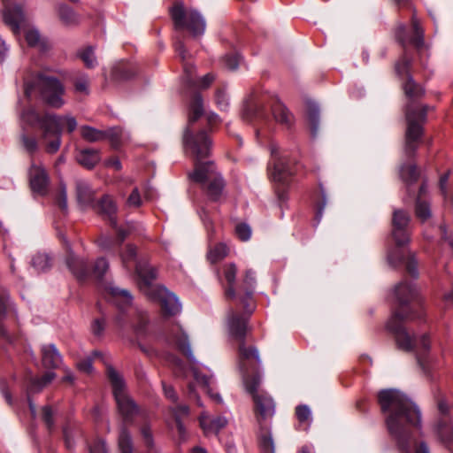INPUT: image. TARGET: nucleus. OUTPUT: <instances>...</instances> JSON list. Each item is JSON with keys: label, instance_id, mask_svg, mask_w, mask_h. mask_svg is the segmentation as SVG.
<instances>
[{"label": "nucleus", "instance_id": "5fc2aeb1", "mask_svg": "<svg viewBox=\"0 0 453 453\" xmlns=\"http://www.w3.org/2000/svg\"><path fill=\"white\" fill-rule=\"evenodd\" d=\"M224 65L229 70H235L237 69L239 63H240V58L238 55H226L224 59Z\"/></svg>", "mask_w": 453, "mask_h": 453}, {"label": "nucleus", "instance_id": "6e6552de", "mask_svg": "<svg viewBox=\"0 0 453 453\" xmlns=\"http://www.w3.org/2000/svg\"><path fill=\"white\" fill-rule=\"evenodd\" d=\"M22 122L29 127H38L42 131V138L45 141L46 151L56 153L61 145L62 126L65 122L67 131L73 132L77 127V121L73 116H60L46 112L39 114L33 107H28L21 112Z\"/></svg>", "mask_w": 453, "mask_h": 453}, {"label": "nucleus", "instance_id": "bb28decb", "mask_svg": "<svg viewBox=\"0 0 453 453\" xmlns=\"http://www.w3.org/2000/svg\"><path fill=\"white\" fill-rule=\"evenodd\" d=\"M192 373L196 382L201 387V388L210 395L211 398L218 403L222 401L221 396L219 393L212 392V377L205 374H202L197 368L192 367Z\"/></svg>", "mask_w": 453, "mask_h": 453}, {"label": "nucleus", "instance_id": "b1692460", "mask_svg": "<svg viewBox=\"0 0 453 453\" xmlns=\"http://www.w3.org/2000/svg\"><path fill=\"white\" fill-rule=\"evenodd\" d=\"M42 361L46 368H58L62 357L54 344L43 345L42 347Z\"/></svg>", "mask_w": 453, "mask_h": 453}, {"label": "nucleus", "instance_id": "e433bc0d", "mask_svg": "<svg viewBox=\"0 0 453 453\" xmlns=\"http://www.w3.org/2000/svg\"><path fill=\"white\" fill-rule=\"evenodd\" d=\"M106 134V138L111 142L114 149H119L120 145L128 139L127 134L121 127H112Z\"/></svg>", "mask_w": 453, "mask_h": 453}, {"label": "nucleus", "instance_id": "4468645a", "mask_svg": "<svg viewBox=\"0 0 453 453\" xmlns=\"http://www.w3.org/2000/svg\"><path fill=\"white\" fill-rule=\"evenodd\" d=\"M438 417L434 425V431L438 440L449 449L453 444V425L451 406L444 398L437 399Z\"/></svg>", "mask_w": 453, "mask_h": 453}, {"label": "nucleus", "instance_id": "a878e982", "mask_svg": "<svg viewBox=\"0 0 453 453\" xmlns=\"http://www.w3.org/2000/svg\"><path fill=\"white\" fill-rule=\"evenodd\" d=\"M170 341L188 357L191 365L196 364V359L191 350L188 337L184 332L179 330L175 334L172 336Z\"/></svg>", "mask_w": 453, "mask_h": 453}, {"label": "nucleus", "instance_id": "aec40b11", "mask_svg": "<svg viewBox=\"0 0 453 453\" xmlns=\"http://www.w3.org/2000/svg\"><path fill=\"white\" fill-rule=\"evenodd\" d=\"M3 4L4 22L10 26L12 31L16 34L19 29V24L24 20L23 11L19 5H10L5 2V0H3Z\"/></svg>", "mask_w": 453, "mask_h": 453}, {"label": "nucleus", "instance_id": "603ef678", "mask_svg": "<svg viewBox=\"0 0 453 453\" xmlns=\"http://www.w3.org/2000/svg\"><path fill=\"white\" fill-rule=\"evenodd\" d=\"M215 101L218 107L225 111L228 106V99L224 90L218 89L215 94Z\"/></svg>", "mask_w": 453, "mask_h": 453}, {"label": "nucleus", "instance_id": "79ce46f5", "mask_svg": "<svg viewBox=\"0 0 453 453\" xmlns=\"http://www.w3.org/2000/svg\"><path fill=\"white\" fill-rule=\"evenodd\" d=\"M416 216L421 221H425L431 216L430 205L426 201H422L419 197H418L416 201V208H415Z\"/></svg>", "mask_w": 453, "mask_h": 453}, {"label": "nucleus", "instance_id": "f3484780", "mask_svg": "<svg viewBox=\"0 0 453 453\" xmlns=\"http://www.w3.org/2000/svg\"><path fill=\"white\" fill-rule=\"evenodd\" d=\"M106 294L109 301L112 302L120 312H124L132 304L133 297L127 289L110 284L106 287Z\"/></svg>", "mask_w": 453, "mask_h": 453}, {"label": "nucleus", "instance_id": "8fccbe9b", "mask_svg": "<svg viewBox=\"0 0 453 453\" xmlns=\"http://www.w3.org/2000/svg\"><path fill=\"white\" fill-rule=\"evenodd\" d=\"M57 203L63 211H67L66 187L64 184H61L59 187V191L57 196Z\"/></svg>", "mask_w": 453, "mask_h": 453}, {"label": "nucleus", "instance_id": "6ab92c4d", "mask_svg": "<svg viewBox=\"0 0 453 453\" xmlns=\"http://www.w3.org/2000/svg\"><path fill=\"white\" fill-rule=\"evenodd\" d=\"M13 309L10 301L9 293L1 288L0 289V337L6 342L12 344L14 342V337L6 330L3 324V319L12 311Z\"/></svg>", "mask_w": 453, "mask_h": 453}, {"label": "nucleus", "instance_id": "c9c22d12", "mask_svg": "<svg viewBox=\"0 0 453 453\" xmlns=\"http://www.w3.org/2000/svg\"><path fill=\"white\" fill-rule=\"evenodd\" d=\"M402 453H430L426 442H395Z\"/></svg>", "mask_w": 453, "mask_h": 453}, {"label": "nucleus", "instance_id": "de8ad7c7", "mask_svg": "<svg viewBox=\"0 0 453 453\" xmlns=\"http://www.w3.org/2000/svg\"><path fill=\"white\" fill-rule=\"evenodd\" d=\"M42 418L43 422L45 423L48 430L51 432L54 428L55 423L53 418V411L52 409L46 405L43 406L42 409Z\"/></svg>", "mask_w": 453, "mask_h": 453}, {"label": "nucleus", "instance_id": "ea45409f", "mask_svg": "<svg viewBox=\"0 0 453 453\" xmlns=\"http://www.w3.org/2000/svg\"><path fill=\"white\" fill-rule=\"evenodd\" d=\"M400 175L404 182L412 184L418 180L419 173L416 165H407L401 167Z\"/></svg>", "mask_w": 453, "mask_h": 453}, {"label": "nucleus", "instance_id": "4c0bfd02", "mask_svg": "<svg viewBox=\"0 0 453 453\" xmlns=\"http://www.w3.org/2000/svg\"><path fill=\"white\" fill-rule=\"evenodd\" d=\"M81 134L84 140L89 142L102 141L106 138L105 132L96 129L89 126H82L81 127Z\"/></svg>", "mask_w": 453, "mask_h": 453}, {"label": "nucleus", "instance_id": "7ed1b4c3", "mask_svg": "<svg viewBox=\"0 0 453 453\" xmlns=\"http://www.w3.org/2000/svg\"><path fill=\"white\" fill-rule=\"evenodd\" d=\"M120 258L127 272H135L141 291L151 301L158 302L165 315L174 316L180 311L181 305L176 296L165 287L152 283L157 277L156 270L145 261L137 260L135 246L127 244L120 253Z\"/></svg>", "mask_w": 453, "mask_h": 453}, {"label": "nucleus", "instance_id": "9d476101", "mask_svg": "<svg viewBox=\"0 0 453 453\" xmlns=\"http://www.w3.org/2000/svg\"><path fill=\"white\" fill-rule=\"evenodd\" d=\"M21 76L27 99L38 90L41 99L49 106L59 109L65 104L63 96L65 90L58 79L41 73H34L29 70L22 72Z\"/></svg>", "mask_w": 453, "mask_h": 453}, {"label": "nucleus", "instance_id": "dca6fc26", "mask_svg": "<svg viewBox=\"0 0 453 453\" xmlns=\"http://www.w3.org/2000/svg\"><path fill=\"white\" fill-rule=\"evenodd\" d=\"M91 208L104 219H107L112 227H116L117 205L112 197L104 195L100 199L95 200Z\"/></svg>", "mask_w": 453, "mask_h": 453}, {"label": "nucleus", "instance_id": "37998d69", "mask_svg": "<svg viewBox=\"0 0 453 453\" xmlns=\"http://www.w3.org/2000/svg\"><path fill=\"white\" fill-rule=\"evenodd\" d=\"M80 58L88 68H94L97 65V61L95 57V50L92 46L83 49L80 52Z\"/></svg>", "mask_w": 453, "mask_h": 453}, {"label": "nucleus", "instance_id": "e2e57ef3", "mask_svg": "<svg viewBox=\"0 0 453 453\" xmlns=\"http://www.w3.org/2000/svg\"><path fill=\"white\" fill-rule=\"evenodd\" d=\"M162 386L165 397L171 400L172 402L176 403L178 400V395L174 388L171 385L166 384L165 382H162Z\"/></svg>", "mask_w": 453, "mask_h": 453}, {"label": "nucleus", "instance_id": "39448f33", "mask_svg": "<svg viewBox=\"0 0 453 453\" xmlns=\"http://www.w3.org/2000/svg\"><path fill=\"white\" fill-rule=\"evenodd\" d=\"M107 376L112 388L118 412L122 418L118 437L119 452L133 453V440L127 425L134 423L135 417L140 412V408L128 394L122 376L113 367H107Z\"/></svg>", "mask_w": 453, "mask_h": 453}, {"label": "nucleus", "instance_id": "cd10ccee", "mask_svg": "<svg viewBox=\"0 0 453 453\" xmlns=\"http://www.w3.org/2000/svg\"><path fill=\"white\" fill-rule=\"evenodd\" d=\"M271 111L276 122L288 128L290 127L293 123V116L280 102L275 101L271 106Z\"/></svg>", "mask_w": 453, "mask_h": 453}, {"label": "nucleus", "instance_id": "423d86ee", "mask_svg": "<svg viewBox=\"0 0 453 453\" xmlns=\"http://www.w3.org/2000/svg\"><path fill=\"white\" fill-rule=\"evenodd\" d=\"M403 88L410 102L406 105L405 117L407 129L405 133V153L408 157L414 156L423 135V125L426 119L428 106L418 105L414 101L424 96V88L418 84L412 76H409L403 83Z\"/></svg>", "mask_w": 453, "mask_h": 453}, {"label": "nucleus", "instance_id": "680f3d73", "mask_svg": "<svg viewBox=\"0 0 453 453\" xmlns=\"http://www.w3.org/2000/svg\"><path fill=\"white\" fill-rule=\"evenodd\" d=\"M90 453H108L106 443L104 440H96L89 448Z\"/></svg>", "mask_w": 453, "mask_h": 453}, {"label": "nucleus", "instance_id": "338daca9", "mask_svg": "<svg viewBox=\"0 0 453 453\" xmlns=\"http://www.w3.org/2000/svg\"><path fill=\"white\" fill-rule=\"evenodd\" d=\"M175 423L179 433L180 440L184 441L186 436V429L183 423L180 419V416L177 412H175Z\"/></svg>", "mask_w": 453, "mask_h": 453}, {"label": "nucleus", "instance_id": "052dcab7", "mask_svg": "<svg viewBox=\"0 0 453 453\" xmlns=\"http://www.w3.org/2000/svg\"><path fill=\"white\" fill-rule=\"evenodd\" d=\"M173 372L176 376H186V370L183 362L178 357H173Z\"/></svg>", "mask_w": 453, "mask_h": 453}, {"label": "nucleus", "instance_id": "49530a36", "mask_svg": "<svg viewBox=\"0 0 453 453\" xmlns=\"http://www.w3.org/2000/svg\"><path fill=\"white\" fill-rule=\"evenodd\" d=\"M109 269V262L105 257H99L95 262L94 267H93V273L98 277L102 278L104 273Z\"/></svg>", "mask_w": 453, "mask_h": 453}, {"label": "nucleus", "instance_id": "f257e3e1", "mask_svg": "<svg viewBox=\"0 0 453 453\" xmlns=\"http://www.w3.org/2000/svg\"><path fill=\"white\" fill-rule=\"evenodd\" d=\"M395 296L398 303L392 317L387 324L388 329L395 335L398 348L404 351H416L418 365L426 374L432 368V359L429 357L430 337L425 334L419 338L411 335L403 326L405 321L424 320L425 310L423 299L416 287L403 280L395 288Z\"/></svg>", "mask_w": 453, "mask_h": 453}, {"label": "nucleus", "instance_id": "7c9ffc66", "mask_svg": "<svg viewBox=\"0 0 453 453\" xmlns=\"http://www.w3.org/2000/svg\"><path fill=\"white\" fill-rule=\"evenodd\" d=\"M76 159L82 166L92 169L99 161V151L93 149H84L76 155Z\"/></svg>", "mask_w": 453, "mask_h": 453}, {"label": "nucleus", "instance_id": "72a5a7b5", "mask_svg": "<svg viewBox=\"0 0 453 453\" xmlns=\"http://www.w3.org/2000/svg\"><path fill=\"white\" fill-rule=\"evenodd\" d=\"M260 432L258 435L259 448L262 453H275L274 441L271 431L266 426L259 427Z\"/></svg>", "mask_w": 453, "mask_h": 453}, {"label": "nucleus", "instance_id": "69168bd1", "mask_svg": "<svg viewBox=\"0 0 453 453\" xmlns=\"http://www.w3.org/2000/svg\"><path fill=\"white\" fill-rule=\"evenodd\" d=\"M112 228L115 230V232L117 234V237L115 238L116 243L118 246H120L122 244V242L125 241L128 233L124 228L118 226L117 223H116V227H112Z\"/></svg>", "mask_w": 453, "mask_h": 453}, {"label": "nucleus", "instance_id": "0e129e2a", "mask_svg": "<svg viewBox=\"0 0 453 453\" xmlns=\"http://www.w3.org/2000/svg\"><path fill=\"white\" fill-rule=\"evenodd\" d=\"M105 321L104 319H96L92 324V331L95 335H101L104 330Z\"/></svg>", "mask_w": 453, "mask_h": 453}, {"label": "nucleus", "instance_id": "4be33fe9", "mask_svg": "<svg viewBox=\"0 0 453 453\" xmlns=\"http://www.w3.org/2000/svg\"><path fill=\"white\" fill-rule=\"evenodd\" d=\"M66 265L80 280H84L88 275L89 267L88 262L83 258L75 257L73 253L67 256Z\"/></svg>", "mask_w": 453, "mask_h": 453}, {"label": "nucleus", "instance_id": "5701e85b", "mask_svg": "<svg viewBox=\"0 0 453 453\" xmlns=\"http://www.w3.org/2000/svg\"><path fill=\"white\" fill-rule=\"evenodd\" d=\"M192 65L188 64L184 65V73H185V84L189 88H195L199 87L200 88H207L214 81V75L211 73L205 74L199 81H196L195 76L193 75Z\"/></svg>", "mask_w": 453, "mask_h": 453}, {"label": "nucleus", "instance_id": "6e6d98bb", "mask_svg": "<svg viewBox=\"0 0 453 453\" xmlns=\"http://www.w3.org/2000/svg\"><path fill=\"white\" fill-rule=\"evenodd\" d=\"M141 434L147 447L151 448L153 446V436L150 426L148 424H144L141 427Z\"/></svg>", "mask_w": 453, "mask_h": 453}, {"label": "nucleus", "instance_id": "4d7b16f0", "mask_svg": "<svg viewBox=\"0 0 453 453\" xmlns=\"http://www.w3.org/2000/svg\"><path fill=\"white\" fill-rule=\"evenodd\" d=\"M75 90L80 93L88 94V81L87 76H81L74 82Z\"/></svg>", "mask_w": 453, "mask_h": 453}, {"label": "nucleus", "instance_id": "09e8293b", "mask_svg": "<svg viewBox=\"0 0 453 453\" xmlns=\"http://www.w3.org/2000/svg\"><path fill=\"white\" fill-rule=\"evenodd\" d=\"M97 242L98 246L105 251H110L118 246L116 243V240L109 235L101 236L98 239Z\"/></svg>", "mask_w": 453, "mask_h": 453}, {"label": "nucleus", "instance_id": "c85d7f7f", "mask_svg": "<svg viewBox=\"0 0 453 453\" xmlns=\"http://www.w3.org/2000/svg\"><path fill=\"white\" fill-rule=\"evenodd\" d=\"M76 196L79 203L85 207H91L95 202L94 193L88 184L83 180L76 181Z\"/></svg>", "mask_w": 453, "mask_h": 453}, {"label": "nucleus", "instance_id": "a19ab883", "mask_svg": "<svg viewBox=\"0 0 453 453\" xmlns=\"http://www.w3.org/2000/svg\"><path fill=\"white\" fill-rule=\"evenodd\" d=\"M296 416L300 425H304V429H307L311 422V412L309 406L305 404L298 405L296 408Z\"/></svg>", "mask_w": 453, "mask_h": 453}, {"label": "nucleus", "instance_id": "58836bf2", "mask_svg": "<svg viewBox=\"0 0 453 453\" xmlns=\"http://www.w3.org/2000/svg\"><path fill=\"white\" fill-rule=\"evenodd\" d=\"M228 249L226 245L224 243H218L210 249L207 257L211 263L215 264L226 257Z\"/></svg>", "mask_w": 453, "mask_h": 453}, {"label": "nucleus", "instance_id": "f704fd0d", "mask_svg": "<svg viewBox=\"0 0 453 453\" xmlns=\"http://www.w3.org/2000/svg\"><path fill=\"white\" fill-rule=\"evenodd\" d=\"M307 118L311 126V134L315 136L319 127V108L316 103H307Z\"/></svg>", "mask_w": 453, "mask_h": 453}, {"label": "nucleus", "instance_id": "a18cd8bd", "mask_svg": "<svg viewBox=\"0 0 453 453\" xmlns=\"http://www.w3.org/2000/svg\"><path fill=\"white\" fill-rule=\"evenodd\" d=\"M319 189H320V193H321V201H319L317 203L316 213H315V218H314L316 225H319V222L321 221L322 217H323L324 209L326 205V196L325 190L321 185L319 186Z\"/></svg>", "mask_w": 453, "mask_h": 453}, {"label": "nucleus", "instance_id": "ddd939ff", "mask_svg": "<svg viewBox=\"0 0 453 453\" xmlns=\"http://www.w3.org/2000/svg\"><path fill=\"white\" fill-rule=\"evenodd\" d=\"M170 15L176 30H187L193 36L203 35L206 22L198 11L188 9L181 2H178L170 9Z\"/></svg>", "mask_w": 453, "mask_h": 453}, {"label": "nucleus", "instance_id": "c03bdc74", "mask_svg": "<svg viewBox=\"0 0 453 453\" xmlns=\"http://www.w3.org/2000/svg\"><path fill=\"white\" fill-rule=\"evenodd\" d=\"M20 140L22 142V146L24 149L30 154L35 153L38 149V142L35 137H30L26 134V133H22L20 134Z\"/></svg>", "mask_w": 453, "mask_h": 453}, {"label": "nucleus", "instance_id": "774afa93", "mask_svg": "<svg viewBox=\"0 0 453 453\" xmlns=\"http://www.w3.org/2000/svg\"><path fill=\"white\" fill-rule=\"evenodd\" d=\"M188 395L189 399L195 400L199 406L203 405L201 401H200V398H199L198 395L196 392L195 384H193V383H189L188 384Z\"/></svg>", "mask_w": 453, "mask_h": 453}, {"label": "nucleus", "instance_id": "20e7f679", "mask_svg": "<svg viewBox=\"0 0 453 453\" xmlns=\"http://www.w3.org/2000/svg\"><path fill=\"white\" fill-rule=\"evenodd\" d=\"M254 358L257 364L260 363L259 354L257 348L246 347L244 342L239 345V365L243 373V383L245 390L250 394L254 402L255 416L259 427L265 426L264 422L272 418L275 413V403L273 398L264 390L260 389L261 376L258 372L249 373L248 362Z\"/></svg>", "mask_w": 453, "mask_h": 453}, {"label": "nucleus", "instance_id": "393cba45", "mask_svg": "<svg viewBox=\"0 0 453 453\" xmlns=\"http://www.w3.org/2000/svg\"><path fill=\"white\" fill-rule=\"evenodd\" d=\"M199 421L205 434H217L227 424V420L225 417L219 416L215 418H211L209 416L203 414L201 415Z\"/></svg>", "mask_w": 453, "mask_h": 453}, {"label": "nucleus", "instance_id": "c756f323", "mask_svg": "<svg viewBox=\"0 0 453 453\" xmlns=\"http://www.w3.org/2000/svg\"><path fill=\"white\" fill-rule=\"evenodd\" d=\"M30 265L37 273H46L52 266V257L45 252H37L32 256Z\"/></svg>", "mask_w": 453, "mask_h": 453}, {"label": "nucleus", "instance_id": "2eb2a0df", "mask_svg": "<svg viewBox=\"0 0 453 453\" xmlns=\"http://www.w3.org/2000/svg\"><path fill=\"white\" fill-rule=\"evenodd\" d=\"M31 190L37 196H43L48 193L50 179L42 165L32 164L28 172Z\"/></svg>", "mask_w": 453, "mask_h": 453}, {"label": "nucleus", "instance_id": "1a4fd4ad", "mask_svg": "<svg viewBox=\"0 0 453 453\" xmlns=\"http://www.w3.org/2000/svg\"><path fill=\"white\" fill-rule=\"evenodd\" d=\"M410 215L403 210H395L392 218V236L397 248L390 251L388 256V263L392 266H397L404 264L408 273L413 278L418 276V263L414 254L409 253L407 256L404 251L400 250L410 241Z\"/></svg>", "mask_w": 453, "mask_h": 453}, {"label": "nucleus", "instance_id": "0eeeda50", "mask_svg": "<svg viewBox=\"0 0 453 453\" xmlns=\"http://www.w3.org/2000/svg\"><path fill=\"white\" fill-rule=\"evenodd\" d=\"M252 269L245 272L242 284L238 287L235 308H230L227 314V326L230 334L244 342L248 321L255 310L253 294L256 287V275Z\"/></svg>", "mask_w": 453, "mask_h": 453}, {"label": "nucleus", "instance_id": "9b49d317", "mask_svg": "<svg viewBox=\"0 0 453 453\" xmlns=\"http://www.w3.org/2000/svg\"><path fill=\"white\" fill-rule=\"evenodd\" d=\"M395 38L403 47V55L395 65V71L400 78L409 79L411 76V70L413 64V57L409 52L408 47L413 46L419 50L424 45V30L413 11L411 16V30L409 31L405 25L401 24L395 30Z\"/></svg>", "mask_w": 453, "mask_h": 453}, {"label": "nucleus", "instance_id": "3c124183", "mask_svg": "<svg viewBox=\"0 0 453 453\" xmlns=\"http://www.w3.org/2000/svg\"><path fill=\"white\" fill-rule=\"evenodd\" d=\"M235 233L240 240L248 241L251 235V229L247 224H238L235 227Z\"/></svg>", "mask_w": 453, "mask_h": 453}, {"label": "nucleus", "instance_id": "412c9836", "mask_svg": "<svg viewBox=\"0 0 453 453\" xmlns=\"http://www.w3.org/2000/svg\"><path fill=\"white\" fill-rule=\"evenodd\" d=\"M242 118L247 121L267 122L270 115L267 109L261 104H249L242 111Z\"/></svg>", "mask_w": 453, "mask_h": 453}, {"label": "nucleus", "instance_id": "a211bd4d", "mask_svg": "<svg viewBox=\"0 0 453 453\" xmlns=\"http://www.w3.org/2000/svg\"><path fill=\"white\" fill-rule=\"evenodd\" d=\"M222 273L226 280V285H223L226 298L236 303L238 290V288H235V279L237 274L236 265L233 263L226 264L223 266Z\"/></svg>", "mask_w": 453, "mask_h": 453}, {"label": "nucleus", "instance_id": "473e14b6", "mask_svg": "<svg viewBox=\"0 0 453 453\" xmlns=\"http://www.w3.org/2000/svg\"><path fill=\"white\" fill-rule=\"evenodd\" d=\"M55 376V372H47L42 377H32L27 384L28 394L40 392L54 380Z\"/></svg>", "mask_w": 453, "mask_h": 453}, {"label": "nucleus", "instance_id": "f03ea898", "mask_svg": "<svg viewBox=\"0 0 453 453\" xmlns=\"http://www.w3.org/2000/svg\"><path fill=\"white\" fill-rule=\"evenodd\" d=\"M203 114L202 96L194 92L189 102L188 125L183 135L184 149L195 160V168L189 173V178L201 186L210 201L219 202L225 188L224 180L213 161H202L210 157L212 142L205 130L194 133L191 128V125Z\"/></svg>", "mask_w": 453, "mask_h": 453}, {"label": "nucleus", "instance_id": "13d9d810", "mask_svg": "<svg viewBox=\"0 0 453 453\" xmlns=\"http://www.w3.org/2000/svg\"><path fill=\"white\" fill-rule=\"evenodd\" d=\"M128 206L139 207L142 205V198L137 188H134L127 198Z\"/></svg>", "mask_w": 453, "mask_h": 453}, {"label": "nucleus", "instance_id": "f8f14e48", "mask_svg": "<svg viewBox=\"0 0 453 453\" xmlns=\"http://www.w3.org/2000/svg\"><path fill=\"white\" fill-rule=\"evenodd\" d=\"M272 159L269 171L273 180L277 184L276 193L280 203L287 200L286 188L297 171V165L287 153H280V148L272 144L270 147Z\"/></svg>", "mask_w": 453, "mask_h": 453}, {"label": "nucleus", "instance_id": "2f4dec72", "mask_svg": "<svg viewBox=\"0 0 453 453\" xmlns=\"http://www.w3.org/2000/svg\"><path fill=\"white\" fill-rule=\"evenodd\" d=\"M57 12L61 22L67 27L79 24L78 14L68 5L60 4L57 7Z\"/></svg>", "mask_w": 453, "mask_h": 453}, {"label": "nucleus", "instance_id": "864d4df0", "mask_svg": "<svg viewBox=\"0 0 453 453\" xmlns=\"http://www.w3.org/2000/svg\"><path fill=\"white\" fill-rule=\"evenodd\" d=\"M449 173L443 174L440 178L439 186L441 195L443 196L445 200H448L449 203H453V196H449L447 190V183L449 180Z\"/></svg>", "mask_w": 453, "mask_h": 453}, {"label": "nucleus", "instance_id": "bf43d9fd", "mask_svg": "<svg viewBox=\"0 0 453 453\" xmlns=\"http://www.w3.org/2000/svg\"><path fill=\"white\" fill-rule=\"evenodd\" d=\"M25 38L29 46H35L40 41V34L37 30L30 29L26 32Z\"/></svg>", "mask_w": 453, "mask_h": 453}]
</instances>
